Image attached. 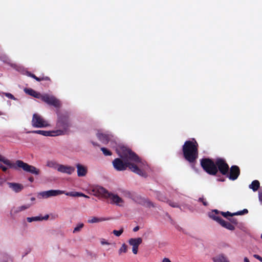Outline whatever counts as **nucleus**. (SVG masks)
<instances>
[{"label":"nucleus","mask_w":262,"mask_h":262,"mask_svg":"<svg viewBox=\"0 0 262 262\" xmlns=\"http://www.w3.org/2000/svg\"><path fill=\"white\" fill-rule=\"evenodd\" d=\"M120 158H116L113 161L114 168L117 171H123L128 167L133 172L141 176L145 175L142 167L144 163L141 158L129 148L123 147L119 154Z\"/></svg>","instance_id":"obj_1"},{"label":"nucleus","mask_w":262,"mask_h":262,"mask_svg":"<svg viewBox=\"0 0 262 262\" xmlns=\"http://www.w3.org/2000/svg\"><path fill=\"white\" fill-rule=\"evenodd\" d=\"M71 123L70 119V114L68 112L57 113V120L56 124V129L54 130L55 136H61L68 134Z\"/></svg>","instance_id":"obj_2"},{"label":"nucleus","mask_w":262,"mask_h":262,"mask_svg":"<svg viewBox=\"0 0 262 262\" xmlns=\"http://www.w3.org/2000/svg\"><path fill=\"white\" fill-rule=\"evenodd\" d=\"M198 143L193 138L185 142L182 147L184 158L190 163H194L198 157Z\"/></svg>","instance_id":"obj_3"},{"label":"nucleus","mask_w":262,"mask_h":262,"mask_svg":"<svg viewBox=\"0 0 262 262\" xmlns=\"http://www.w3.org/2000/svg\"><path fill=\"white\" fill-rule=\"evenodd\" d=\"M94 195L97 197H102L105 199L110 198L112 200L111 203L116 204L121 206L123 203V200L117 194L108 192L107 190L101 186H96L92 189Z\"/></svg>","instance_id":"obj_4"},{"label":"nucleus","mask_w":262,"mask_h":262,"mask_svg":"<svg viewBox=\"0 0 262 262\" xmlns=\"http://www.w3.org/2000/svg\"><path fill=\"white\" fill-rule=\"evenodd\" d=\"M200 164L203 170L210 175L215 176L218 172L215 161L210 158H203L200 160Z\"/></svg>","instance_id":"obj_5"},{"label":"nucleus","mask_w":262,"mask_h":262,"mask_svg":"<svg viewBox=\"0 0 262 262\" xmlns=\"http://www.w3.org/2000/svg\"><path fill=\"white\" fill-rule=\"evenodd\" d=\"M14 167H10V168L17 169L18 168H20L23 169L24 171L26 172H28L36 175H38L40 173L39 169H37V168L33 166L29 165L28 164L25 163L24 161L21 160H17L16 161V163H14Z\"/></svg>","instance_id":"obj_6"},{"label":"nucleus","mask_w":262,"mask_h":262,"mask_svg":"<svg viewBox=\"0 0 262 262\" xmlns=\"http://www.w3.org/2000/svg\"><path fill=\"white\" fill-rule=\"evenodd\" d=\"M219 214V211L217 210H214L209 214L210 218L218 222L222 227L233 231L235 229V227L230 223L225 221L223 220L220 216L217 215Z\"/></svg>","instance_id":"obj_7"},{"label":"nucleus","mask_w":262,"mask_h":262,"mask_svg":"<svg viewBox=\"0 0 262 262\" xmlns=\"http://www.w3.org/2000/svg\"><path fill=\"white\" fill-rule=\"evenodd\" d=\"M31 124L33 127L37 128L46 127L50 126L48 121L41 115L37 113L33 115Z\"/></svg>","instance_id":"obj_8"},{"label":"nucleus","mask_w":262,"mask_h":262,"mask_svg":"<svg viewBox=\"0 0 262 262\" xmlns=\"http://www.w3.org/2000/svg\"><path fill=\"white\" fill-rule=\"evenodd\" d=\"M124 195L126 197L133 199L135 201L142 205L146 206L148 207H155L154 204L149 200L144 198H142L139 195L134 196V195L129 191L125 192Z\"/></svg>","instance_id":"obj_9"},{"label":"nucleus","mask_w":262,"mask_h":262,"mask_svg":"<svg viewBox=\"0 0 262 262\" xmlns=\"http://www.w3.org/2000/svg\"><path fill=\"white\" fill-rule=\"evenodd\" d=\"M215 165L218 169V171L223 175L228 174L229 167L225 159L221 158H217L215 160Z\"/></svg>","instance_id":"obj_10"},{"label":"nucleus","mask_w":262,"mask_h":262,"mask_svg":"<svg viewBox=\"0 0 262 262\" xmlns=\"http://www.w3.org/2000/svg\"><path fill=\"white\" fill-rule=\"evenodd\" d=\"M41 100L48 104L54 106L57 108L60 107L61 106L60 101L53 96L43 94L42 95Z\"/></svg>","instance_id":"obj_11"},{"label":"nucleus","mask_w":262,"mask_h":262,"mask_svg":"<svg viewBox=\"0 0 262 262\" xmlns=\"http://www.w3.org/2000/svg\"><path fill=\"white\" fill-rule=\"evenodd\" d=\"M240 174V169L236 165L232 166L229 169V172L227 177L231 180L234 181L237 179Z\"/></svg>","instance_id":"obj_12"},{"label":"nucleus","mask_w":262,"mask_h":262,"mask_svg":"<svg viewBox=\"0 0 262 262\" xmlns=\"http://www.w3.org/2000/svg\"><path fill=\"white\" fill-rule=\"evenodd\" d=\"M64 193V191L60 190H50L41 192L39 194L43 198L55 196Z\"/></svg>","instance_id":"obj_13"},{"label":"nucleus","mask_w":262,"mask_h":262,"mask_svg":"<svg viewBox=\"0 0 262 262\" xmlns=\"http://www.w3.org/2000/svg\"><path fill=\"white\" fill-rule=\"evenodd\" d=\"M142 239L141 237L132 238L128 241V243L133 246L132 251L134 254H137L139 246L142 243Z\"/></svg>","instance_id":"obj_14"},{"label":"nucleus","mask_w":262,"mask_h":262,"mask_svg":"<svg viewBox=\"0 0 262 262\" xmlns=\"http://www.w3.org/2000/svg\"><path fill=\"white\" fill-rule=\"evenodd\" d=\"M219 213H221V214L224 217L228 219H229V218H228V216H233L234 215H244L245 214H247L248 213V210L247 209H244L242 211H237L236 212H234L233 213H231V212H230L229 211H227V212H222V211L220 212L219 211Z\"/></svg>","instance_id":"obj_15"},{"label":"nucleus","mask_w":262,"mask_h":262,"mask_svg":"<svg viewBox=\"0 0 262 262\" xmlns=\"http://www.w3.org/2000/svg\"><path fill=\"white\" fill-rule=\"evenodd\" d=\"M58 171L62 173L71 174L75 171V168L71 166L60 164Z\"/></svg>","instance_id":"obj_16"},{"label":"nucleus","mask_w":262,"mask_h":262,"mask_svg":"<svg viewBox=\"0 0 262 262\" xmlns=\"http://www.w3.org/2000/svg\"><path fill=\"white\" fill-rule=\"evenodd\" d=\"M76 166L77 168V175L78 177H83L88 172L86 167L80 164H77Z\"/></svg>","instance_id":"obj_17"},{"label":"nucleus","mask_w":262,"mask_h":262,"mask_svg":"<svg viewBox=\"0 0 262 262\" xmlns=\"http://www.w3.org/2000/svg\"><path fill=\"white\" fill-rule=\"evenodd\" d=\"M98 139L103 143L107 144L110 141V137L108 134H103L98 132L97 134Z\"/></svg>","instance_id":"obj_18"},{"label":"nucleus","mask_w":262,"mask_h":262,"mask_svg":"<svg viewBox=\"0 0 262 262\" xmlns=\"http://www.w3.org/2000/svg\"><path fill=\"white\" fill-rule=\"evenodd\" d=\"M8 186L15 192H19L23 189V185L16 183H8Z\"/></svg>","instance_id":"obj_19"},{"label":"nucleus","mask_w":262,"mask_h":262,"mask_svg":"<svg viewBox=\"0 0 262 262\" xmlns=\"http://www.w3.org/2000/svg\"><path fill=\"white\" fill-rule=\"evenodd\" d=\"M31 133L34 134H40L43 135L44 136H56L55 134L54 133V130L52 131H47V130H37L32 131Z\"/></svg>","instance_id":"obj_20"},{"label":"nucleus","mask_w":262,"mask_h":262,"mask_svg":"<svg viewBox=\"0 0 262 262\" xmlns=\"http://www.w3.org/2000/svg\"><path fill=\"white\" fill-rule=\"evenodd\" d=\"M25 92L28 95L32 96L35 98L41 99L42 95L40 93L37 92V91L32 89H28L25 90Z\"/></svg>","instance_id":"obj_21"},{"label":"nucleus","mask_w":262,"mask_h":262,"mask_svg":"<svg viewBox=\"0 0 262 262\" xmlns=\"http://www.w3.org/2000/svg\"><path fill=\"white\" fill-rule=\"evenodd\" d=\"M0 161L7 165L9 168H10V167H15L14 163H13L11 160L3 157L1 155H0Z\"/></svg>","instance_id":"obj_22"},{"label":"nucleus","mask_w":262,"mask_h":262,"mask_svg":"<svg viewBox=\"0 0 262 262\" xmlns=\"http://www.w3.org/2000/svg\"><path fill=\"white\" fill-rule=\"evenodd\" d=\"M214 262H230L228 258L223 254H219L213 258Z\"/></svg>","instance_id":"obj_23"},{"label":"nucleus","mask_w":262,"mask_h":262,"mask_svg":"<svg viewBox=\"0 0 262 262\" xmlns=\"http://www.w3.org/2000/svg\"><path fill=\"white\" fill-rule=\"evenodd\" d=\"M60 164L55 160H49L47 162V166L49 167L58 170V167Z\"/></svg>","instance_id":"obj_24"},{"label":"nucleus","mask_w":262,"mask_h":262,"mask_svg":"<svg viewBox=\"0 0 262 262\" xmlns=\"http://www.w3.org/2000/svg\"><path fill=\"white\" fill-rule=\"evenodd\" d=\"M259 186V182L258 180H254L249 185V187L252 189L253 191H256L258 189Z\"/></svg>","instance_id":"obj_25"},{"label":"nucleus","mask_w":262,"mask_h":262,"mask_svg":"<svg viewBox=\"0 0 262 262\" xmlns=\"http://www.w3.org/2000/svg\"><path fill=\"white\" fill-rule=\"evenodd\" d=\"M30 77L32 78L35 79L37 81H41L42 80H45V81H50V78L48 76H42L38 77L36 76L34 74L30 73L29 75Z\"/></svg>","instance_id":"obj_26"},{"label":"nucleus","mask_w":262,"mask_h":262,"mask_svg":"<svg viewBox=\"0 0 262 262\" xmlns=\"http://www.w3.org/2000/svg\"><path fill=\"white\" fill-rule=\"evenodd\" d=\"M63 194H65L66 195L68 196H84L83 195V193L82 192H75V191H72V192H66L64 191V193Z\"/></svg>","instance_id":"obj_27"},{"label":"nucleus","mask_w":262,"mask_h":262,"mask_svg":"<svg viewBox=\"0 0 262 262\" xmlns=\"http://www.w3.org/2000/svg\"><path fill=\"white\" fill-rule=\"evenodd\" d=\"M105 220L102 218H98L97 217H93L91 219L88 220V223H95L97 222H100Z\"/></svg>","instance_id":"obj_28"},{"label":"nucleus","mask_w":262,"mask_h":262,"mask_svg":"<svg viewBox=\"0 0 262 262\" xmlns=\"http://www.w3.org/2000/svg\"><path fill=\"white\" fill-rule=\"evenodd\" d=\"M127 251V246L125 244H123L119 250V254L120 255L122 253H126Z\"/></svg>","instance_id":"obj_29"},{"label":"nucleus","mask_w":262,"mask_h":262,"mask_svg":"<svg viewBox=\"0 0 262 262\" xmlns=\"http://www.w3.org/2000/svg\"><path fill=\"white\" fill-rule=\"evenodd\" d=\"M84 224L83 223H79L77 226L74 229L73 233H76L80 231V230L83 227Z\"/></svg>","instance_id":"obj_30"},{"label":"nucleus","mask_w":262,"mask_h":262,"mask_svg":"<svg viewBox=\"0 0 262 262\" xmlns=\"http://www.w3.org/2000/svg\"><path fill=\"white\" fill-rule=\"evenodd\" d=\"M20 208L19 207H13L11 210V212H10V214H11V215H14L19 212H20Z\"/></svg>","instance_id":"obj_31"},{"label":"nucleus","mask_w":262,"mask_h":262,"mask_svg":"<svg viewBox=\"0 0 262 262\" xmlns=\"http://www.w3.org/2000/svg\"><path fill=\"white\" fill-rule=\"evenodd\" d=\"M27 221L29 222H32L33 221H41V217L40 216H35L31 217H27Z\"/></svg>","instance_id":"obj_32"},{"label":"nucleus","mask_w":262,"mask_h":262,"mask_svg":"<svg viewBox=\"0 0 262 262\" xmlns=\"http://www.w3.org/2000/svg\"><path fill=\"white\" fill-rule=\"evenodd\" d=\"M101 150L103 152L105 156L112 155V152L105 147H102L101 148Z\"/></svg>","instance_id":"obj_33"},{"label":"nucleus","mask_w":262,"mask_h":262,"mask_svg":"<svg viewBox=\"0 0 262 262\" xmlns=\"http://www.w3.org/2000/svg\"><path fill=\"white\" fill-rule=\"evenodd\" d=\"M123 232V228H121L119 230H114L113 231V234L117 236H120L122 234Z\"/></svg>","instance_id":"obj_34"},{"label":"nucleus","mask_w":262,"mask_h":262,"mask_svg":"<svg viewBox=\"0 0 262 262\" xmlns=\"http://www.w3.org/2000/svg\"><path fill=\"white\" fill-rule=\"evenodd\" d=\"M3 94L6 97H7V98H8L9 99H12V100H16V98L12 94H11V93H3Z\"/></svg>","instance_id":"obj_35"},{"label":"nucleus","mask_w":262,"mask_h":262,"mask_svg":"<svg viewBox=\"0 0 262 262\" xmlns=\"http://www.w3.org/2000/svg\"><path fill=\"white\" fill-rule=\"evenodd\" d=\"M167 203L172 207L177 208L179 207V205L177 203L173 202L170 200H168Z\"/></svg>","instance_id":"obj_36"},{"label":"nucleus","mask_w":262,"mask_h":262,"mask_svg":"<svg viewBox=\"0 0 262 262\" xmlns=\"http://www.w3.org/2000/svg\"><path fill=\"white\" fill-rule=\"evenodd\" d=\"M157 198L159 200L163 201V202H165L166 200V198L164 195H163L162 194H161L159 192L157 193Z\"/></svg>","instance_id":"obj_37"},{"label":"nucleus","mask_w":262,"mask_h":262,"mask_svg":"<svg viewBox=\"0 0 262 262\" xmlns=\"http://www.w3.org/2000/svg\"><path fill=\"white\" fill-rule=\"evenodd\" d=\"M31 206V204H26V205H23V206H21L19 207L20 208V210L21 211H23V210H25L27 209H28L29 208H30V207Z\"/></svg>","instance_id":"obj_38"},{"label":"nucleus","mask_w":262,"mask_h":262,"mask_svg":"<svg viewBox=\"0 0 262 262\" xmlns=\"http://www.w3.org/2000/svg\"><path fill=\"white\" fill-rule=\"evenodd\" d=\"M199 201L202 202L203 204L205 206L208 205L207 202L203 198H200L199 199Z\"/></svg>","instance_id":"obj_39"},{"label":"nucleus","mask_w":262,"mask_h":262,"mask_svg":"<svg viewBox=\"0 0 262 262\" xmlns=\"http://www.w3.org/2000/svg\"><path fill=\"white\" fill-rule=\"evenodd\" d=\"M228 220L233 224L235 225H237L238 224V222L236 219L235 218H229Z\"/></svg>","instance_id":"obj_40"},{"label":"nucleus","mask_w":262,"mask_h":262,"mask_svg":"<svg viewBox=\"0 0 262 262\" xmlns=\"http://www.w3.org/2000/svg\"><path fill=\"white\" fill-rule=\"evenodd\" d=\"M0 168L5 172H6L8 170V167L4 166L1 163H0Z\"/></svg>","instance_id":"obj_41"},{"label":"nucleus","mask_w":262,"mask_h":262,"mask_svg":"<svg viewBox=\"0 0 262 262\" xmlns=\"http://www.w3.org/2000/svg\"><path fill=\"white\" fill-rule=\"evenodd\" d=\"M253 256L257 259L259 260L260 261L262 262V257L260 256L257 254H254Z\"/></svg>","instance_id":"obj_42"},{"label":"nucleus","mask_w":262,"mask_h":262,"mask_svg":"<svg viewBox=\"0 0 262 262\" xmlns=\"http://www.w3.org/2000/svg\"><path fill=\"white\" fill-rule=\"evenodd\" d=\"M258 198L260 202H262V191H260L258 192Z\"/></svg>","instance_id":"obj_43"},{"label":"nucleus","mask_w":262,"mask_h":262,"mask_svg":"<svg viewBox=\"0 0 262 262\" xmlns=\"http://www.w3.org/2000/svg\"><path fill=\"white\" fill-rule=\"evenodd\" d=\"M9 259L7 257H4L3 259L1 262H8Z\"/></svg>","instance_id":"obj_44"},{"label":"nucleus","mask_w":262,"mask_h":262,"mask_svg":"<svg viewBox=\"0 0 262 262\" xmlns=\"http://www.w3.org/2000/svg\"><path fill=\"white\" fill-rule=\"evenodd\" d=\"M49 218V215H46L43 217H41V220H47Z\"/></svg>","instance_id":"obj_45"},{"label":"nucleus","mask_w":262,"mask_h":262,"mask_svg":"<svg viewBox=\"0 0 262 262\" xmlns=\"http://www.w3.org/2000/svg\"><path fill=\"white\" fill-rule=\"evenodd\" d=\"M101 243L102 245H109V243L105 241L104 239L101 241Z\"/></svg>","instance_id":"obj_46"},{"label":"nucleus","mask_w":262,"mask_h":262,"mask_svg":"<svg viewBox=\"0 0 262 262\" xmlns=\"http://www.w3.org/2000/svg\"><path fill=\"white\" fill-rule=\"evenodd\" d=\"M162 262H171L170 259L168 258H163Z\"/></svg>","instance_id":"obj_47"},{"label":"nucleus","mask_w":262,"mask_h":262,"mask_svg":"<svg viewBox=\"0 0 262 262\" xmlns=\"http://www.w3.org/2000/svg\"><path fill=\"white\" fill-rule=\"evenodd\" d=\"M139 230V226H136V227H135L133 229V231H134V232H137V231H138Z\"/></svg>","instance_id":"obj_48"},{"label":"nucleus","mask_w":262,"mask_h":262,"mask_svg":"<svg viewBox=\"0 0 262 262\" xmlns=\"http://www.w3.org/2000/svg\"><path fill=\"white\" fill-rule=\"evenodd\" d=\"M28 180L31 182H33L34 181V178L33 177H30L28 178Z\"/></svg>","instance_id":"obj_49"},{"label":"nucleus","mask_w":262,"mask_h":262,"mask_svg":"<svg viewBox=\"0 0 262 262\" xmlns=\"http://www.w3.org/2000/svg\"><path fill=\"white\" fill-rule=\"evenodd\" d=\"M244 262H250L249 259L247 257H245L244 259Z\"/></svg>","instance_id":"obj_50"},{"label":"nucleus","mask_w":262,"mask_h":262,"mask_svg":"<svg viewBox=\"0 0 262 262\" xmlns=\"http://www.w3.org/2000/svg\"><path fill=\"white\" fill-rule=\"evenodd\" d=\"M83 195H84V196H82L83 197H84V198H89V196L84 194V193H83Z\"/></svg>","instance_id":"obj_51"},{"label":"nucleus","mask_w":262,"mask_h":262,"mask_svg":"<svg viewBox=\"0 0 262 262\" xmlns=\"http://www.w3.org/2000/svg\"><path fill=\"white\" fill-rule=\"evenodd\" d=\"M31 200L32 201H34L35 200V198H34V197H32V198H31Z\"/></svg>","instance_id":"obj_52"},{"label":"nucleus","mask_w":262,"mask_h":262,"mask_svg":"<svg viewBox=\"0 0 262 262\" xmlns=\"http://www.w3.org/2000/svg\"><path fill=\"white\" fill-rule=\"evenodd\" d=\"M92 143L94 145H97V144L96 143L94 142H92Z\"/></svg>","instance_id":"obj_53"},{"label":"nucleus","mask_w":262,"mask_h":262,"mask_svg":"<svg viewBox=\"0 0 262 262\" xmlns=\"http://www.w3.org/2000/svg\"><path fill=\"white\" fill-rule=\"evenodd\" d=\"M261 238H262V234H261Z\"/></svg>","instance_id":"obj_54"}]
</instances>
